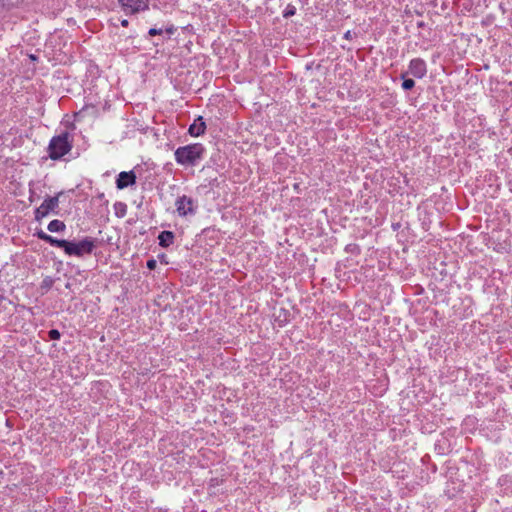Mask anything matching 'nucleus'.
Masks as SVG:
<instances>
[{
    "label": "nucleus",
    "mask_w": 512,
    "mask_h": 512,
    "mask_svg": "<svg viewBox=\"0 0 512 512\" xmlns=\"http://www.w3.org/2000/svg\"><path fill=\"white\" fill-rule=\"evenodd\" d=\"M204 151L205 149L200 143L181 146L174 153L175 160L180 165L193 166L203 157Z\"/></svg>",
    "instance_id": "1"
},
{
    "label": "nucleus",
    "mask_w": 512,
    "mask_h": 512,
    "mask_svg": "<svg viewBox=\"0 0 512 512\" xmlns=\"http://www.w3.org/2000/svg\"><path fill=\"white\" fill-rule=\"evenodd\" d=\"M72 149V143L69 141V134L67 132L58 136H54L48 146L49 157L52 160L61 159L68 154Z\"/></svg>",
    "instance_id": "2"
},
{
    "label": "nucleus",
    "mask_w": 512,
    "mask_h": 512,
    "mask_svg": "<svg viewBox=\"0 0 512 512\" xmlns=\"http://www.w3.org/2000/svg\"><path fill=\"white\" fill-rule=\"evenodd\" d=\"M94 247V242L88 238L78 243L67 241L64 252L69 256L74 255L77 257H82L85 254L92 253Z\"/></svg>",
    "instance_id": "3"
},
{
    "label": "nucleus",
    "mask_w": 512,
    "mask_h": 512,
    "mask_svg": "<svg viewBox=\"0 0 512 512\" xmlns=\"http://www.w3.org/2000/svg\"><path fill=\"white\" fill-rule=\"evenodd\" d=\"M118 3L126 15L137 14L149 9L148 0H118Z\"/></svg>",
    "instance_id": "4"
},
{
    "label": "nucleus",
    "mask_w": 512,
    "mask_h": 512,
    "mask_svg": "<svg viewBox=\"0 0 512 512\" xmlns=\"http://www.w3.org/2000/svg\"><path fill=\"white\" fill-rule=\"evenodd\" d=\"M60 194L45 199L42 204L35 210V220L40 221L45 218L51 211H54L59 205Z\"/></svg>",
    "instance_id": "5"
},
{
    "label": "nucleus",
    "mask_w": 512,
    "mask_h": 512,
    "mask_svg": "<svg viewBox=\"0 0 512 512\" xmlns=\"http://www.w3.org/2000/svg\"><path fill=\"white\" fill-rule=\"evenodd\" d=\"M175 205H176L177 213L182 217L195 214L196 210H195L194 201L192 198H190L186 195L179 197L176 200Z\"/></svg>",
    "instance_id": "6"
},
{
    "label": "nucleus",
    "mask_w": 512,
    "mask_h": 512,
    "mask_svg": "<svg viewBox=\"0 0 512 512\" xmlns=\"http://www.w3.org/2000/svg\"><path fill=\"white\" fill-rule=\"evenodd\" d=\"M409 73L416 78H423L427 73V66L423 59L414 58L409 63Z\"/></svg>",
    "instance_id": "7"
},
{
    "label": "nucleus",
    "mask_w": 512,
    "mask_h": 512,
    "mask_svg": "<svg viewBox=\"0 0 512 512\" xmlns=\"http://www.w3.org/2000/svg\"><path fill=\"white\" fill-rule=\"evenodd\" d=\"M136 182V175L133 171L129 172H120L117 180H116V186L118 189L122 190L124 188H127L128 186H131L135 184Z\"/></svg>",
    "instance_id": "8"
},
{
    "label": "nucleus",
    "mask_w": 512,
    "mask_h": 512,
    "mask_svg": "<svg viewBox=\"0 0 512 512\" xmlns=\"http://www.w3.org/2000/svg\"><path fill=\"white\" fill-rule=\"evenodd\" d=\"M206 130V124L203 121L202 117H199L197 120H195L189 127V134L194 137H198L205 133Z\"/></svg>",
    "instance_id": "9"
},
{
    "label": "nucleus",
    "mask_w": 512,
    "mask_h": 512,
    "mask_svg": "<svg viewBox=\"0 0 512 512\" xmlns=\"http://www.w3.org/2000/svg\"><path fill=\"white\" fill-rule=\"evenodd\" d=\"M159 244L162 247H168L173 243L174 240V234L171 231H162L159 236Z\"/></svg>",
    "instance_id": "10"
},
{
    "label": "nucleus",
    "mask_w": 512,
    "mask_h": 512,
    "mask_svg": "<svg viewBox=\"0 0 512 512\" xmlns=\"http://www.w3.org/2000/svg\"><path fill=\"white\" fill-rule=\"evenodd\" d=\"M66 228V225L63 221L61 220H58V219H55V220H52L49 224H48V230L50 232H62L64 231Z\"/></svg>",
    "instance_id": "11"
},
{
    "label": "nucleus",
    "mask_w": 512,
    "mask_h": 512,
    "mask_svg": "<svg viewBox=\"0 0 512 512\" xmlns=\"http://www.w3.org/2000/svg\"><path fill=\"white\" fill-rule=\"evenodd\" d=\"M46 242L52 246L62 248L63 250H65V247L67 245V240L56 239L52 236H49V238H47Z\"/></svg>",
    "instance_id": "12"
},
{
    "label": "nucleus",
    "mask_w": 512,
    "mask_h": 512,
    "mask_svg": "<svg viewBox=\"0 0 512 512\" xmlns=\"http://www.w3.org/2000/svg\"><path fill=\"white\" fill-rule=\"evenodd\" d=\"M414 86H415V81L413 79H410V78L404 79V81L402 82V88L404 90H410Z\"/></svg>",
    "instance_id": "13"
},
{
    "label": "nucleus",
    "mask_w": 512,
    "mask_h": 512,
    "mask_svg": "<svg viewBox=\"0 0 512 512\" xmlns=\"http://www.w3.org/2000/svg\"><path fill=\"white\" fill-rule=\"evenodd\" d=\"M53 285V280L49 277L45 278L41 284V288L46 291L49 290Z\"/></svg>",
    "instance_id": "14"
},
{
    "label": "nucleus",
    "mask_w": 512,
    "mask_h": 512,
    "mask_svg": "<svg viewBox=\"0 0 512 512\" xmlns=\"http://www.w3.org/2000/svg\"><path fill=\"white\" fill-rule=\"evenodd\" d=\"M48 335L51 340H58V339H60V336H61L60 332L57 329L50 330L48 332Z\"/></svg>",
    "instance_id": "15"
},
{
    "label": "nucleus",
    "mask_w": 512,
    "mask_h": 512,
    "mask_svg": "<svg viewBox=\"0 0 512 512\" xmlns=\"http://www.w3.org/2000/svg\"><path fill=\"white\" fill-rule=\"evenodd\" d=\"M294 14H295V7H293V6H291V7H290V6H288V7L285 9V11H284L283 16H284L285 18H288V17H290V16H293Z\"/></svg>",
    "instance_id": "16"
},
{
    "label": "nucleus",
    "mask_w": 512,
    "mask_h": 512,
    "mask_svg": "<svg viewBox=\"0 0 512 512\" xmlns=\"http://www.w3.org/2000/svg\"><path fill=\"white\" fill-rule=\"evenodd\" d=\"M35 235H36L39 239H41V240H43V241H45V242L47 241V238H49V236H50V235H48L47 233H45L43 230H38V231L35 233Z\"/></svg>",
    "instance_id": "17"
},
{
    "label": "nucleus",
    "mask_w": 512,
    "mask_h": 512,
    "mask_svg": "<svg viewBox=\"0 0 512 512\" xmlns=\"http://www.w3.org/2000/svg\"><path fill=\"white\" fill-rule=\"evenodd\" d=\"M150 36H156L162 34V29L151 28L148 32Z\"/></svg>",
    "instance_id": "18"
},
{
    "label": "nucleus",
    "mask_w": 512,
    "mask_h": 512,
    "mask_svg": "<svg viewBox=\"0 0 512 512\" xmlns=\"http://www.w3.org/2000/svg\"><path fill=\"white\" fill-rule=\"evenodd\" d=\"M157 263L155 259H150L147 261V267L152 270L156 267Z\"/></svg>",
    "instance_id": "19"
},
{
    "label": "nucleus",
    "mask_w": 512,
    "mask_h": 512,
    "mask_svg": "<svg viewBox=\"0 0 512 512\" xmlns=\"http://www.w3.org/2000/svg\"><path fill=\"white\" fill-rule=\"evenodd\" d=\"M344 38L347 39V40H351L352 39V32L351 31H347L344 34Z\"/></svg>",
    "instance_id": "20"
},
{
    "label": "nucleus",
    "mask_w": 512,
    "mask_h": 512,
    "mask_svg": "<svg viewBox=\"0 0 512 512\" xmlns=\"http://www.w3.org/2000/svg\"><path fill=\"white\" fill-rule=\"evenodd\" d=\"M121 25H122L123 27H127V26L129 25L128 20H127V19H123V20L121 21Z\"/></svg>",
    "instance_id": "21"
}]
</instances>
